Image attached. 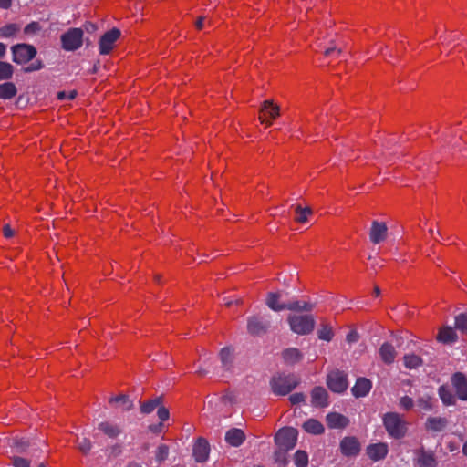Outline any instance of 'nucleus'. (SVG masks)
<instances>
[{
	"mask_svg": "<svg viewBox=\"0 0 467 467\" xmlns=\"http://www.w3.org/2000/svg\"><path fill=\"white\" fill-rule=\"evenodd\" d=\"M13 62L17 65H25L32 61L29 65L23 67L24 73H32L44 68V63L41 59H35L37 55V49L35 46L26 43H18L11 47Z\"/></svg>",
	"mask_w": 467,
	"mask_h": 467,
	"instance_id": "f257e3e1",
	"label": "nucleus"
},
{
	"mask_svg": "<svg viewBox=\"0 0 467 467\" xmlns=\"http://www.w3.org/2000/svg\"><path fill=\"white\" fill-rule=\"evenodd\" d=\"M301 382V379L296 373H275L269 381L271 391L276 396H285L292 392Z\"/></svg>",
	"mask_w": 467,
	"mask_h": 467,
	"instance_id": "f03ea898",
	"label": "nucleus"
},
{
	"mask_svg": "<svg viewBox=\"0 0 467 467\" xmlns=\"http://www.w3.org/2000/svg\"><path fill=\"white\" fill-rule=\"evenodd\" d=\"M383 426L389 437L395 440L404 438L408 432V422L398 412H387L382 417Z\"/></svg>",
	"mask_w": 467,
	"mask_h": 467,
	"instance_id": "7ed1b4c3",
	"label": "nucleus"
},
{
	"mask_svg": "<svg viewBox=\"0 0 467 467\" xmlns=\"http://www.w3.org/2000/svg\"><path fill=\"white\" fill-rule=\"evenodd\" d=\"M298 431L294 427H283L275 434L276 447L293 450L297 441Z\"/></svg>",
	"mask_w": 467,
	"mask_h": 467,
	"instance_id": "20e7f679",
	"label": "nucleus"
},
{
	"mask_svg": "<svg viewBox=\"0 0 467 467\" xmlns=\"http://www.w3.org/2000/svg\"><path fill=\"white\" fill-rule=\"evenodd\" d=\"M288 323L291 330L298 335H308L315 327V320L312 316H289Z\"/></svg>",
	"mask_w": 467,
	"mask_h": 467,
	"instance_id": "39448f33",
	"label": "nucleus"
},
{
	"mask_svg": "<svg viewBox=\"0 0 467 467\" xmlns=\"http://www.w3.org/2000/svg\"><path fill=\"white\" fill-rule=\"evenodd\" d=\"M327 388L334 393H343L348 389V374L339 369L330 371L327 376Z\"/></svg>",
	"mask_w": 467,
	"mask_h": 467,
	"instance_id": "423d86ee",
	"label": "nucleus"
},
{
	"mask_svg": "<svg viewBox=\"0 0 467 467\" xmlns=\"http://www.w3.org/2000/svg\"><path fill=\"white\" fill-rule=\"evenodd\" d=\"M83 30L81 28H69L61 36L62 48L67 51H75L83 44Z\"/></svg>",
	"mask_w": 467,
	"mask_h": 467,
	"instance_id": "0eeeda50",
	"label": "nucleus"
},
{
	"mask_svg": "<svg viewBox=\"0 0 467 467\" xmlns=\"http://www.w3.org/2000/svg\"><path fill=\"white\" fill-rule=\"evenodd\" d=\"M280 116V107L273 100H265L258 113V119L262 124L269 127Z\"/></svg>",
	"mask_w": 467,
	"mask_h": 467,
	"instance_id": "6e6552de",
	"label": "nucleus"
},
{
	"mask_svg": "<svg viewBox=\"0 0 467 467\" xmlns=\"http://www.w3.org/2000/svg\"><path fill=\"white\" fill-rule=\"evenodd\" d=\"M121 32L119 28L112 29L104 33L99 41V48L100 55H109L115 47L116 42L119 39Z\"/></svg>",
	"mask_w": 467,
	"mask_h": 467,
	"instance_id": "1a4fd4ad",
	"label": "nucleus"
},
{
	"mask_svg": "<svg viewBox=\"0 0 467 467\" xmlns=\"http://www.w3.org/2000/svg\"><path fill=\"white\" fill-rule=\"evenodd\" d=\"M339 450L345 457H357L360 453L361 444L356 436H346L339 442Z\"/></svg>",
	"mask_w": 467,
	"mask_h": 467,
	"instance_id": "9d476101",
	"label": "nucleus"
},
{
	"mask_svg": "<svg viewBox=\"0 0 467 467\" xmlns=\"http://www.w3.org/2000/svg\"><path fill=\"white\" fill-rule=\"evenodd\" d=\"M210 443L204 437H198L192 446V456L197 462L202 463L209 459Z\"/></svg>",
	"mask_w": 467,
	"mask_h": 467,
	"instance_id": "9b49d317",
	"label": "nucleus"
},
{
	"mask_svg": "<svg viewBox=\"0 0 467 467\" xmlns=\"http://www.w3.org/2000/svg\"><path fill=\"white\" fill-rule=\"evenodd\" d=\"M268 327L269 323L260 316H252L247 319V330L254 337L265 334Z\"/></svg>",
	"mask_w": 467,
	"mask_h": 467,
	"instance_id": "f8f14e48",
	"label": "nucleus"
},
{
	"mask_svg": "<svg viewBox=\"0 0 467 467\" xmlns=\"http://www.w3.org/2000/svg\"><path fill=\"white\" fill-rule=\"evenodd\" d=\"M451 384L457 398L467 401V377L462 372H455L451 376Z\"/></svg>",
	"mask_w": 467,
	"mask_h": 467,
	"instance_id": "ddd939ff",
	"label": "nucleus"
},
{
	"mask_svg": "<svg viewBox=\"0 0 467 467\" xmlns=\"http://www.w3.org/2000/svg\"><path fill=\"white\" fill-rule=\"evenodd\" d=\"M388 237V226L384 222L374 220L371 223L369 239L371 243L378 244L384 242Z\"/></svg>",
	"mask_w": 467,
	"mask_h": 467,
	"instance_id": "4468645a",
	"label": "nucleus"
},
{
	"mask_svg": "<svg viewBox=\"0 0 467 467\" xmlns=\"http://www.w3.org/2000/svg\"><path fill=\"white\" fill-rule=\"evenodd\" d=\"M389 452L388 444L385 442L372 443L367 446L366 453L370 460L378 462L385 459Z\"/></svg>",
	"mask_w": 467,
	"mask_h": 467,
	"instance_id": "2eb2a0df",
	"label": "nucleus"
},
{
	"mask_svg": "<svg viewBox=\"0 0 467 467\" xmlns=\"http://www.w3.org/2000/svg\"><path fill=\"white\" fill-rule=\"evenodd\" d=\"M416 466L417 467H436L438 464L435 454L431 451H425L420 448L416 451Z\"/></svg>",
	"mask_w": 467,
	"mask_h": 467,
	"instance_id": "dca6fc26",
	"label": "nucleus"
},
{
	"mask_svg": "<svg viewBox=\"0 0 467 467\" xmlns=\"http://www.w3.org/2000/svg\"><path fill=\"white\" fill-rule=\"evenodd\" d=\"M311 403L317 408L328 406V393L322 386H316L311 391Z\"/></svg>",
	"mask_w": 467,
	"mask_h": 467,
	"instance_id": "f3484780",
	"label": "nucleus"
},
{
	"mask_svg": "<svg viewBox=\"0 0 467 467\" xmlns=\"http://www.w3.org/2000/svg\"><path fill=\"white\" fill-rule=\"evenodd\" d=\"M372 389V382L365 377L357 379L355 385L351 389L352 395L355 398H362L367 396Z\"/></svg>",
	"mask_w": 467,
	"mask_h": 467,
	"instance_id": "a211bd4d",
	"label": "nucleus"
},
{
	"mask_svg": "<svg viewBox=\"0 0 467 467\" xmlns=\"http://www.w3.org/2000/svg\"><path fill=\"white\" fill-rule=\"evenodd\" d=\"M379 355L384 364L390 365L395 361L397 351L391 343L384 342L379 348Z\"/></svg>",
	"mask_w": 467,
	"mask_h": 467,
	"instance_id": "6ab92c4d",
	"label": "nucleus"
},
{
	"mask_svg": "<svg viewBox=\"0 0 467 467\" xmlns=\"http://www.w3.org/2000/svg\"><path fill=\"white\" fill-rule=\"evenodd\" d=\"M455 330L454 327L443 326L439 329L436 339L443 344L455 343L458 340Z\"/></svg>",
	"mask_w": 467,
	"mask_h": 467,
	"instance_id": "aec40b11",
	"label": "nucleus"
},
{
	"mask_svg": "<svg viewBox=\"0 0 467 467\" xmlns=\"http://www.w3.org/2000/svg\"><path fill=\"white\" fill-rule=\"evenodd\" d=\"M327 426L331 429H344L349 424L348 417L337 412H330L326 417Z\"/></svg>",
	"mask_w": 467,
	"mask_h": 467,
	"instance_id": "412c9836",
	"label": "nucleus"
},
{
	"mask_svg": "<svg viewBox=\"0 0 467 467\" xmlns=\"http://www.w3.org/2000/svg\"><path fill=\"white\" fill-rule=\"evenodd\" d=\"M225 441L234 447H238L245 441V433L238 428H232L225 433Z\"/></svg>",
	"mask_w": 467,
	"mask_h": 467,
	"instance_id": "4be33fe9",
	"label": "nucleus"
},
{
	"mask_svg": "<svg viewBox=\"0 0 467 467\" xmlns=\"http://www.w3.org/2000/svg\"><path fill=\"white\" fill-rule=\"evenodd\" d=\"M304 358L303 353L296 348H288L282 351V358L285 364L293 366L300 362Z\"/></svg>",
	"mask_w": 467,
	"mask_h": 467,
	"instance_id": "5701e85b",
	"label": "nucleus"
},
{
	"mask_svg": "<svg viewBox=\"0 0 467 467\" xmlns=\"http://www.w3.org/2000/svg\"><path fill=\"white\" fill-rule=\"evenodd\" d=\"M448 425V420L445 417H429L425 422L426 431L432 432L442 431Z\"/></svg>",
	"mask_w": 467,
	"mask_h": 467,
	"instance_id": "b1692460",
	"label": "nucleus"
},
{
	"mask_svg": "<svg viewBox=\"0 0 467 467\" xmlns=\"http://www.w3.org/2000/svg\"><path fill=\"white\" fill-rule=\"evenodd\" d=\"M317 333L319 339L327 342H330L335 336L333 327L327 319L321 320Z\"/></svg>",
	"mask_w": 467,
	"mask_h": 467,
	"instance_id": "393cba45",
	"label": "nucleus"
},
{
	"mask_svg": "<svg viewBox=\"0 0 467 467\" xmlns=\"http://www.w3.org/2000/svg\"><path fill=\"white\" fill-rule=\"evenodd\" d=\"M438 394L445 406L456 404V394L454 395L448 385H441L438 389Z\"/></svg>",
	"mask_w": 467,
	"mask_h": 467,
	"instance_id": "a878e982",
	"label": "nucleus"
},
{
	"mask_svg": "<svg viewBox=\"0 0 467 467\" xmlns=\"http://www.w3.org/2000/svg\"><path fill=\"white\" fill-rule=\"evenodd\" d=\"M302 427L305 431L314 435H320L325 432L323 424L319 420L313 418L308 419L306 422H304Z\"/></svg>",
	"mask_w": 467,
	"mask_h": 467,
	"instance_id": "bb28decb",
	"label": "nucleus"
},
{
	"mask_svg": "<svg viewBox=\"0 0 467 467\" xmlns=\"http://www.w3.org/2000/svg\"><path fill=\"white\" fill-rule=\"evenodd\" d=\"M109 403L110 405L120 406L123 410H130L133 407L132 401L129 399V396L126 394H119L114 397H110L109 399Z\"/></svg>",
	"mask_w": 467,
	"mask_h": 467,
	"instance_id": "cd10ccee",
	"label": "nucleus"
},
{
	"mask_svg": "<svg viewBox=\"0 0 467 467\" xmlns=\"http://www.w3.org/2000/svg\"><path fill=\"white\" fill-rule=\"evenodd\" d=\"M280 294L278 292H270L266 297V305L274 311H282L285 309V304L280 303Z\"/></svg>",
	"mask_w": 467,
	"mask_h": 467,
	"instance_id": "c85d7f7f",
	"label": "nucleus"
},
{
	"mask_svg": "<svg viewBox=\"0 0 467 467\" xmlns=\"http://www.w3.org/2000/svg\"><path fill=\"white\" fill-rule=\"evenodd\" d=\"M17 94V88L13 82H5L0 84V99H12Z\"/></svg>",
	"mask_w": 467,
	"mask_h": 467,
	"instance_id": "c756f323",
	"label": "nucleus"
},
{
	"mask_svg": "<svg viewBox=\"0 0 467 467\" xmlns=\"http://www.w3.org/2000/svg\"><path fill=\"white\" fill-rule=\"evenodd\" d=\"M404 366L408 369H415L423 365V359L420 356L411 353L403 356Z\"/></svg>",
	"mask_w": 467,
	"mask_h": 467,
	"instance_id": "7c9ffc66",
	"label": "nucleus"
},
{
	"mask_svg": "<svg viewBox=\"0 0 467 467\" xmlns=\"http://www.w3.org/2000/svg\"><path fill=\"white\" fill-rule=\"evenodd\" d=\"M313 214V210L310 207L303 208L301 205L295 207L294 221L297 223H305L308 221V217Z\"/></svg>",
	"mask_w": 467,
	"mask_h": 467,
	"instance_id": "2f4dec72",
	"label": "nucleus"
},
{
	"mask_svg": "<svg viewBox=\"0 0 467 467\" xmlns=\"http://www.w3.org/2000/svg\"><path fill=\"white\" fill-rule=\"evenodd\" d=\"M289 451L290 450H286L285 448L276 447L273 454L275 463H276L279 467H285L289 462Z\"/></svg>",
	"mask_w": 467,
	"mask_h": 467,
	"instance_id": "473e14b6",
	"label": "nucleus"
},
{
	"mask_svg": "<svg viewBox=\"0 0 467 467\" xmlns=\"http://www.w3.org/2000/svg\"><path fill=\"white\" fill-rule=\"evenodd\" d=\"M162 404V398L156 397L154 399L140 401V411L144 414L152 412L156 408Z\"/></svg>",
	"mask_w": 467,
	"mask_h": 467,
	"instance_id": "72a5a7b5",
	"label": "nucleus"
},
{
	"mask_svg": "<svg viewBox=\"0 0 467 467\" xmlns=\"http://www.w3.org/2000/svg\"><path fill=\"white\" fill-rule=\"evenodd\" d=\"M98 428L109 438H116L121 432L118 425L112 424L109 421L99 423Z\"/></svg>",
	"mask_w": 467,
	"mask_h": 467,
	"instance_id": "f704fd0d",
	"label": "nucleus"
},
{
	"mask_svg": "<svg viewBox=\"0 0 467 467\" xmlns=\"http://www.w3.org/2000/svg\"><path fill=\"white\" fill-rule=\"evenodd\" d=\"M285 309L291 311H311L313 309V305L306 301H291L285 304Z\"/></svg>",
	"mask_w": 467,
	"mask_h": 467,
	"instance_id": "c9c22d12",
	"label": "nucleus"
},
{
	"mask_svg": "<svg viewBox=\"0 0 467 467\" xmlns=\"http://www.w3.org/2000/svg\"><path fill=\"white\" fill-rule=\"evenodd\" d=\"M320 55L323 56L324 60L327 59L326 63L327 66H329L339 58L341 55V49L337 47H328L324 52L320 53Z\"/></svg>",
	"mask_w": 467,
	"mask_h": 467,
	"instance_id": "e433bc0d",
	"label": "nucleus"
},
{
	"mask_svg": "<svg viewBox=\"0 0 467 467\" xmlns=\"http://www.w3.org/2000/svg\"><path fill=\"white\" fill-rule=\"evenodd\" d=\"M220 359L227 369H230L233 366V349L229 347H224L220 350Z\"/></svg>",
	"mask_w": 467,
	"mask_h": 467,
	"instance_id": "4c0bfd02",
	"label": "nucleus"
},
{
	"mask_svg": "<svg viewBox=\"0 0 467 467\" xmlns=\"http://www.w3.org/2000/svg\"><path fill=\"white\" fill-rule=\"evenodd\" d=\"M454 328L462 336H467V313H461L455 317Z\"/></svg>",
	"mask_w": 467,
	"mask_h": 467,
	"instance_id": "58836bf2",
	"label": "nucleus"
},
{
	"mask_svg": "<svg viewBox=\"0 0 467 467\" xmlns=\"http://www.w3.org/2000/svg\"><path fill=\"white\" fill-rule=\"evenodd\" d=\"M13 74L14 67L8 62L0 61V81L10 79Z\"/></svg>",
	"mask_w": 467,
	"mask_h": 467,
	"instance_id": "ea45409f",
	"label": "nucleus"
},
{
	"mask_svg": "<svg viewBox=\"0 0 467 467\" xmlns=\"http://www.w3.org/2000/svg\"><path fill=\"white\" fill-rule=\"evenodd\" d=\"M294 462L296 467L308 466V454L303 450H298L294 454Z\"/></svg>",
	"mask_w": 467,
	"mask_h": 467,
	"instance_id": "a19ab883",
	"label": "nucleus"
},
{
	"mask_svg": "<svg viewBox=\"0 0 467 467\" xmlns=\"http://www.w3.org/2000/svg\"><path fill=\"white\" fill-rule=\"evenodd\" d=\"M19 30H20V27L17 24H15V23L6 24L5 26H4L0 28V36H2L4 37H11V36H15Z\"/></svg>",
	"mask_w": 467,
	"mask_h": 467,
	"instance_id": "79ce46f5",
	"label": "nucleus"
},
{
	"mask_svg": "<svg viewBox=\"0 0 467 467\" xmlns=\"http://www.w3.org/2000/svg\"><path fill=\"white\" fill-rule=\"evenodd\" d=\"M168 455H169V446L166 444H163V443L160 444L158 446V448L156 450V453H155L156 460L159 462H162L168 458Z\"/></svg>",
	"mask_w": 467,
	"mask_h": 467,
	"instance_id": "37998d69",
	"label": "nucleus"
},
{
	"mask_svg": "<svg viewBox=\"0 0 467 467\" xmlns=\"http://www.w3.org/2000/svg\"><path fill=\"white\" fill-rule=\"evenodd\" d=\"M419 405L427 410H431L434 408L436 400L431 396L421 397L418 400Z\"/></svg>",
	"mask_w": 467,
	"mask_h": 467,
	"instance_id": "c03bdc74",
	"label": "nucleus"
},
{
	"mask_svg": "<svg viewBox=\"0 0 467 467\" xmlns=\"http://www.w3.org/2000/svg\"><path fill=\"white\" fill-rule=\"evenodd\" d=\"M78 448L82 454L87 455L90 452L92 443L89 439L84 438L78 442Z\"/></svg>",
	"mask_w": 467,
	"mask_h": 467,
	"instance_id": "a18cd8bd",
	"label": "nucleus"
},
{
	"mask_svg": "<svg viewBox=\"0 0 467 467\" xmlns=\"http://www.w3.org/2000/svg\"><path fill=\"white\" fill-rule=\"evenodd\" d=\"M41 30V26L39 22L33 21L27 24L24 28V33L26 35H34Z\"/></svg>",
	"mask_w": 467,
	"mask_h": 467,
	"instance_id": "49530a36",
	"label": "nucleus"
},
{
	"mask_svg": "<svg viewBox=\"0 0 467 467\" xmlns=\"http://www.w3.org/2000/svg\"><path fill=\"white\" fill-rule=\"evenodd\" d=\"M12 464L14 467H30V461L20 456H14Z\"/></svg>",
	"mask_w": 467,
	"mask_h": 467,
	"instance_id": "de8ad7c7",
	"label": "nucleus"
},
{
	"mask_svg": "<svg viewBox=\"0 0 467 467\" xmlns=\"http://www.w3.org/2000/svg\"><path fill=\"white\" fill-rule=\"evenodd\" d=\"M77 96H78V91L76 89L69 91V93H67L66 91H59L57 94V99L58 100H64L66 99L73 100L77 98Z\"/></svg>",
	"mask_w": 467,
	"mask_h": 467,
	"instance_id": "09e8293b",
	"label": "nucleus"
},
{
	"mask_svg": "<svg viewBox=\"0 0 467 467\" xmlns=\"http://www.w3.org/2000/svg\"><path fill=\"white\" fill-rule=\"evenodd\" d=\"M400 405L406 411L410 410L413 408L414 402L413 400L409 396L401 397L400 400Z\"/></svg>",
	"mask_w": 467,
	"mask_h": 467,
	"instance_id": "8fccbe9b",
	"label": "nucleus"
},
{
	"mask_svg": "<svg viewBox=\"0 0 467 467\" xmlns=\"http://www.w3.org/2000/svg\"><path fill=\"white\" fill-rule=\"evenodd\" d=\"M305 400H306V396L302 392L294 393V394L290 395V397H289V400L292 405H297V404L303 403V402H305Z\"/></svg>",
	"mask_w": 467,
	"mask_h": 467,
	"instance_id": "3c124183",
	"label": "nucleus"
},
{
	"mask_svg": "<svg viewBox=\"0 0 467 467\" xmlns=\"http://www.w3.org/2000/svg\"><path fill=\"white\" fill-rule=\"evenodd\" d=\"M158 417L161 420V421H166L169 420L170 412L167 408L164 406L160 405L158 408Z\"/></svg>",
	"mask_w": 467,
	"mask_h": 467,
	"instance_id": "603ef678",
	"label": "nucleus"
},
{
	"mask_svg": "<svg viewBox=\"0 0 467 467\" xmlns=\"http://www.w3.org/2000/svg\"><path fill=\"white\" fill-rule=\"evenodd\" d=\"M359 334L356 329H351L346 336V340L349 343H356L359 340Z\"/></svg>",
	"mask_w": 467,
	"mask_h": 467,
	"instance_id": "864d4df0",
	"label": "nucleus"
},
{
	"mask_svg": "<svg viewBox=\"0 0 467 467\" xmlns=\"http://www.w3.org/2000/svg\"><path fill=\"white\" fill-rule=\"evenodd\" d=\"M3 235L5 238H11L15 235V231L12 229V227L9 224H5L3 226Z\"/></svg>",
	"mask_w": 467,
	"mask_h": 467,
	"instance_id": "5fc2aeb1",
	"label": "nucleus"
},
{
	"mask_svg": "<svg viewBox=\"0 0 467 467\" xmlns=\"http://www.w3.org/2000/svg\"><path fill=\"white\" fill-rule=\"evenodd\" d=\"M195 28L199 31L202 30L204 26V17L199 16L195 21Z\"/></svg>",
	"mask_w": 467,
	"mask_h": 467,
	"instance_id": "6e6d98bb",
	"label": "nucleus"
},
{
	"mask_svg": "<svg viewBox=\"0 0 467 467\" xmlns=\"http://www.w3.org/2000/svg\"><path fill=\"white\" fill-rule=\"evenodd\" d=\"M13 0H0V9L7 10L12 6Z\"/></svg>",
	"mask_w": 467,
	"mask_h": 467,
	"instance_id": "4d7b16f0",
	"label": "nucleus"
},
{
	"mask_svg": "<svg viewBox=\"0 0 467 467\" xmlns=\"http://www.w3.org/2000/svg\"><path fill=\"white\" fill-rule=\"evenodd\" d=\"M6 53V45L0 42V59L5 57Z\"/></svg>",
	"mask_w": 467,
	"mask_h": 467,
	"instance_id": "13d9d810",
	"label": "nucleus"
},
{
	"mask_svg": "<svg viewBox=\"0 0 467 467\" xmlns=\"http://www.w3.org/2000/svg\"><path fill=\"white\" fill-rule=\"evenodd\" d=\"M462 453H463V455L467 456V439H466V441L462 445Z\"/></svg>",
	"mask_w": 467,
	"mask_h": 467,
	"instance_id": "bf43d9fd",
	"label": "nucleus"
},
{
	"mask_svg": "<svg viewBox=\"0 0 467 467\" xmlns=\"http://www.w3.org/2000/svg\"><path fill=\"white\" fill-rule=\"evenodd\" d=\"M373 292H374L375 296H379V294H380L379 287V286H375Z\"/></svg>",
	"mask_w": 467,
	"mask_h": 467,
	"instance_id": "052dcab7",
	"label": "nucleus"
},
{
	"mask_svg": "<svg viewBox=\"0 0 467 467\" xmlns=\"http://www.w3.org/2000/svg\"><path fill=\"white\" fill-rule=\"evenodd\" d=\"M127 467H141V466L135 462H131L127 465Z\"/></svg>",
	"mask_w": 467,
	"mask_h": 467,
	"instance_id": "680f3d73",
	"label": "nucleus"
},
{
	"mask_svg": "<svg viewBox=\"0 0 467 467\" xmlns=\"http://www.w3.org/2000/svg\"><path fill=\"white\" fill-rule=\"evenodd\" d=\"M37 467H47V462H41Z\"/></svg>",
	"mask_w": 467,
	"mask_h": 467,
	"instance_id": "e2e57ef3",
	"label": "nucleus"
},
{
	"mask_svg": "<svg viewBox=\"0 0 467 467\" xmlns=\"http://www.w3.org/2000/svg\"><path fill=\"white\" fill-rule=\"evenodd\" d=\"M254 467H265V466H263V465H256V466H254Z\"/></svg>",
	"mask_w": 467,
	"mask_h": 467,
	"instance_id": "0e129e2a",
	"label": "nucleus"
}]
</instances>
